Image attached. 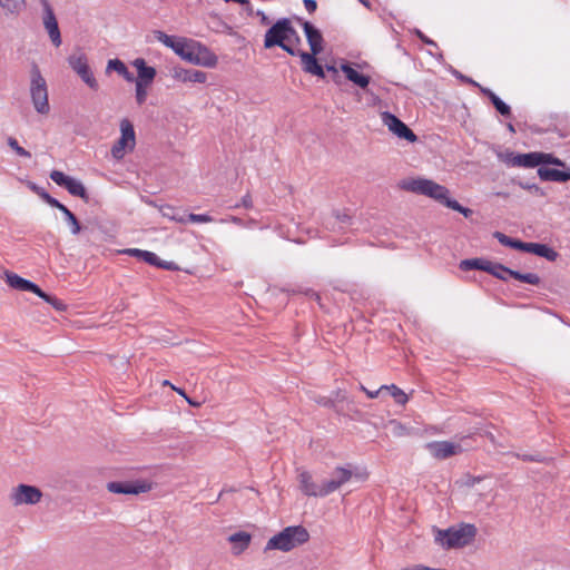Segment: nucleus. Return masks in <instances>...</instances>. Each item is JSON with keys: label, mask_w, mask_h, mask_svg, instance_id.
Returning <instances> with one entry per match:
<instances>
[{"label": "nucleus", "mask_w": 570, "mask_h": 570, "mask_svg": "<svg viewBox=\"0 0 570 570\" xmlns=\"http://www.w3.org/2000/svg\"><path fill=\"white\" fill-rule=\"evenodd\" d=\"M301 42L298 32L287 18L278 19L265 33L264 47L271 49L275 46L282 48L291 56H296L298 50L295 48Z\"/></svg>", "instance_id": "f257e3e1"}, {"label": "nucleus", "mask_w": 570, "mask_h": 570, "mask_svg": "<svg viewBox=\"0 0 570 570\" xmlns=\"http://www.w3.org/2000/svg\"><path fill=\"white\" fill-rule=\"evenodd\" d=\"M434 541L445 550L469 546L475 538L478 529L471 523H460L448 529H433Z\"/></svg>", "instance_id": "f03ea898"}, {"label": "nucleus", "mask_w": 570, "mask_h": 570, "mask_svg": "<svg viewBox=\"0 0 570 570\" xmlns=\"http://www.w3.org/2000/svg\"><path fill=\"white\" fill-rule=\"evenodd\" d=\"M173 51L193 65L215 67L217 63V57L205 45L193 39L178 38Z\"/></svg>", "instance_id": "7ed1b4c3"}, {"label": "nucleus", "mask_w": 570, "mask_h": 570, "mask_svg": "<svg viewBox=\"0 0 570 570\" xmlns=\"http://www.w3.org/2000/svg\"><path fill=\"white\" fill-rule=\"evenodd\" d=\"M399 186L403 190L430 197L444 206L451 199L450 191L445 186L428 178H406L401 180Z\"/></svg>", "instance_id": "20e7f679"}, {"label": "nucleus", "mask_w": 570, "mask_h": 570, "mask_svg": "<svg viewBox=\"0 0 570 570\" xmlns=\"http://www.w3.org/2000/svg\"><path fill=\"white\" fill-rule=\"evenodd\" d=\"M308 539L309 533L303 525L286 527L267 541L265 551L279 550L288 552L296 547L306 543Z\"/></svg>", "instance_id": "39448f33"}, {"label": "nucleus", "mask_w": 570, "mask_h": 570, "mask_svg": "<svg viewBox=\"0 0 570 570\" xmlns=\"http://www.w3.org/2000/svg\"><path fill=\"white\" fill-rule=\"evenodd\" d=\"M30 97L37 112L47 115L50 111L48 88L37 65H32L30 71Z\"/></svg>", "instance_id": "423d86ee"}, {"label": "nucleus", "mask_w": 570, "mask_h": 570, "mask_svg": "<svg viewBox=\"0 0 570 570\" xmlns=\"http://www.w3.org/2000/svg\"><path fill=\"white\" fill-rule=\"evenodd\" d=\"M494 237L504 246L515 248L522 252L532 253L548 261H556L558 253L544 244L524 243L519 239L511 238L503 233L495 232Z\"/></svg>", "instance_id": "0eeeda50"}, {"label": "nucleus", "mask_w": 570, "mask_h": 570, "mask_svg": "<svg viewBox=\"0 0 570 570\" xmlns=\"http://www.w3.org/2000/svg\"><path fill=\"white\" fill-rule=\"evenodd\" d=\"M68 63L90 89L97 90L99 88L98 81L89 67L88 58L85 52L80 49L76 50L68 57Z\"/></svg>", "instance_id": "6e6552de"}, {"label": "nucleus", "mask_w": 570, "mask_h": 570, "mask_svg": "<svg viewBox=\"0 0 570 570\" xmlns=\"http://www.w3.org/2000/svg\"><path fill=\"white\" fill-rule=\"evenodd\" d=\"M120 138L111 147V155L117 160L122 159L126 151H131L136 145L135 129L128 119L120 121Z\"/></svg>", "instance_id": "1a4fd4ad"}, {"label": "nucleus", "mask_w": 570, "mask_h": 570, "mask_svg": "<svg viewBox=\"0 0 570 570\" xmlns=\"http://www.w3.org/2000/svg\"><path fill=\"white\" fill-rule=\"evenodd\" d=\"M485 272L501 281H508V277H513L514 279L530 285L540 284V277L535 273L522 274L518 271L510 269L500 263H494L491 261H489Z\"/></svg>", "instance_id": "9d476101"}, {"label": "nucleus", "mask_w": 570, "mask_h": 570, "mask_svg": "<svg viewBox=\"0 0 570 570\" xmlns=\"http://www.w3.org/2000/svg\"><path fill=\"white\" fill-rule=\"evenodd\" d=\"M29 187L32 191H35L38 196H40L48 205L59 209L60 212H63L65 218H66L67 223L70 225L72 235H78L80 233V230H81L80 224L71 210H69L59 200L51 197L42 187L36 185L35 183H30Z\"/></svg>", "instance_id": "9b49d317"}, {"label": "nucleus", "mask_w": 570, "mask_h": 570, "mask_svg": "<svg viewBox=\"0 0 570 570\" xmlns=\"http://www.w3.org/2000/svg\"><path fill=\"white\" fill-rule=\"evenodd\" d=\"M10 501L13 505L22 504H37L42 498V492L39 488L29 484H19L12 488L10 492Z\"/></svg>", "instance_id": "f8f14e48"}, {"label": "nucleus", "mask_w": 570, "mask_h": 570, "mask_svg": "<svg viewBox=\"0 0 570 570\" xmlns=\"http://www.w3.org/2000/svg\"><path fill=\"white\" fill-rule=\"evenodd\" d=\"M50 178L52 181H55L57 185L65 187L69 194L72 196H78L85 202H88L89 197L87 194V190L83 186V184L70 176L65 175L62 171L59 170H52L50 173Z\"/></svg>", "instance_id": "ddd939ff"}, {"label": "nucleus", "mask_w": 570, "mask_h": 570, "mask_svg": "<svg viewBox=\"0 0 570 570\" xmlns=\"http://www.w3.org/2000/svg\"><path fill=\"white\" fill-rule=\"evenodd\" d=\"M383 124L399 138L405 139L410 142L416 141V135L396 116L389 111L381 114Z\"/></svg>", "instance_id": "4468645a"}, {"label": "nucleus", "mask_w": 570, "mask_h": 570, "mask_svg": "<svg viewBox=\"0 0 570 570\" xmlns=\"http://www.w3.org/2000/svg\"><path fill=\"white\" fill-rule=\"evenodd\" d=\"M43 8V26L47 30L53 46L59 47L61 45V35L56 19L55 12L48 0H41Z\"/></svg>", "instance_id": "2eb2a0df"}, {"label": "nucleus", "mask_w": 570, "mask_h": 570, "mask_svg": "<svg viewBox=\"0 0 570 570\" xmlns=\"http://www.w3.org/2000/svg\"><path fill=\"white\" fill-rule=\"evenodd\" d=\"M426 448L430 453L439 460H445L463 452V448L460 443L450 441H433L428 443Z\"/></svg>", "instance_id": "dca6fc26"}, {"label": "nucleus", "mask_w": 570, "mask_h": 570, "mask_svg": "<svg viewBox=\"0 0 570 570\" xmlns=\"http://www.w3.org/2000/svg\"><path fill=\"white\" fill-rule=\"evenodd\" d=\"M354 475L352 464L345 466H336L332 472V478L325 480L327 495L337 491L342 485L347 483Z\"/></svg>", "instance_id": "f3484780"}, {"label": "nucleus", "mask_w": 570, "mask_h": 570, "mask_svg": "<svg viewBox=\"0 0 570 570\" xmlns=\"http://www.w3.org/2000/svg\"><path fill=\"white\" fill-rule=\"evenodd\" d=\"M151 489L146 482H118L111 481L107 483V490L117 494H139L148 492Z\"/></svg>", "instance_id": "a211bd4d"}, {"label": "nucleus", "mask_w": 570, "mask_h": 570, "mask_svg": "<svg viewBox=\"0 0 570 570\" xmlns=\"http://www.w3.org/2000/svg\"><path fill=\"white\" fill-rule=\"evenodd\" d=\"M299 489L308 497H327L325 481L322 484H317L313 481L309 472L303 471L298 475Z\"/></svg>", "instance_id": "6ab92c4d"}, {"label": "nucleus", "mask_w": 570, "mask_h": 570, "mask_svg": "<svg viewBox=\"0 0 570 570\" xmlns=\"http://www.w3.org/2000/svg\"><path fill=\"white\" fill-rule=\"evenodd\" d=\"M125 254L137 257L139 259H142L144 262L148 263L149 265L160 267L167 271H174L176 269L175 263L173 262H165L161 261L155 253L142 250L138 248H128L124 252Z\"/></svg>", "instance_id": "aec40b11"}, {"label": "nucleus", "mask_w": 570, "mask_h": 570, "mask_svg": "<svg viewBox=\"0 0 570 570\" xmlns=\"http://www.w3.org/2000/svg\"><path fill=\"white\" fill-rule=\"evenodd\" d=\"M542 153L513 154L508 155L505 163L513 167L533 168L542 165Z\"/></svg>", "instance_id": "412c9836"}, {"label": "nucleus", "mask_w": 570, "mask_h": 570, "mask_svg": "<svg viewBox=\"0 0 570 570\" xmlns=\"http://www.w3.org/2000/svg\"><path fill=\"white\" fill-rule=\"evenodd\" d=\"M4 278L8 285L14 289L22 292H31L35 293L36 295L42 294V289L37 284L32 283L29 279L22 278L18 274L6 271Z\"/></svg>", "instance_id": "4be33fe9"}, {"label": "nucleus", "mask_w": 570, "mask_h": 570, "mask_svg": "<svg viewBox=\"0 0 570 570\" xmlns=\"http://www.w3.org/2000/svg\"><path fill=\"white\" fill-rule=\"evenodd\" d=\"M171 77L181 82H197L204 83L207 80V75L204 71L196 69H185L183 67H174Z\"/></svg>", "instance_id": "5701e85b"}, {"label": "nucleus", "mask_w": 570, "mask_h": 570, "mask_svg": "<svg viewBox=\"0 0 570 570\" xmlns=\"http://www.w3.org/2000/svg\"><path fill=\"white\" fill-rule=\"evenodd\" d=\"M303 29L313 55L321 53L323 50V36L321 31L307 21L303 22Z\"/></svg>", "instance_id": "b1692460"}, {"label": "nucleus", "mask_w": 570, "mask_h": 570, "mask_svg": "<svg viewBox=\"0 0 570 570\" xmlns=\"http://www.w3.org/2000/svg\"><path fill=\"white\" fill-rule=\"evenodd\" d=\"M296 56H299L303 65V70L307 73L317 76L320 78H324V69L323 67L317 62L315 56L313 52L308 53L305 51H299Z\"/></svg>", "instance_id": "393cba45"}, {"label": "nucleus", "mask_w": 570, "mask_h": 570, "mask_svg": "<svg viewBox=\"0 0 570 570\" xmlns=\"http://www.w3.org/2000/svg\"><path fill=\"white\" fill-rule=\"evenodd\" d=\"M132 66L138 72V78L134 80L135 82L141 81L142 85L149 86L154 81L156 77V69L147 66L142 58L135 59L132 61Z\"/></svg>", "instance_id": "a878e982"}, {"label": "nucleus", "mask_w": 570, "mask_h": 570, "mask_svg": "<svg viewBox=\"0 0 570 570\" xmlns=\"http://www.w3.org/2000/svg\"><path fill=\"white\" fill-rule=\"evenodd\" d=\"M227 540L233 544L232 553L239 556L249 547L252 535L248 532L238 531L230 534Z\"/></svg>", "instance_id": "bb28decb"}, {"label": "nucleus", "mask_w": 570, "mask_h": 570, "mask_svg": "<svg viewBox=\"0 0 570 570\" xmlns=\"http://www.w3.org/2000/svg\"><path fill=\"white\" fill-rule=\"evenodd\" d=\"M538 176L544 181L564 183L570 180V170L563 171L554 168L539 167Z\"/></svg>", "instance_id": "cd10ccee"}, {"label": "nucleus", "mask_w": 570, "mask_h": 570, "mask_svg": "<svg viewBox=\"0 0 570 570\" xmlns=\"http://www.w3.org/2000/svg\"><path fill=\"white\" fill-rule=\"evenodd\" d=\"M341 70L344 72L345 77L361 88H366L370 83V77L363 73H360L355 70L350 63L341 65Z\"/></svg>", "instance_id": "c85d7f7f"}, {"label": "nucleus", "mask_w": 570, "mask_h": 570, "mask_svg": "<svg viewBox=\"0 0 570 570\" xmlns=\"http://www.w3.org/2000/svg\"><path fill=\"white\" fill-rule=\"evenodd\" d=\"M116 71L118 75L124 77V79L128 82H132L135 80L134 75L128 70L126 65L119 59H110L107 63L106 72Z\"/></svg>", "instance_id": "c756f323"}, {"label": "nucleus", "mask_w": 570, "mask_h": 570, "mask_svg": "<svg viewBox=\"0 0 570 570\" xmlns=\"http://www.w3.org/2000/svg\"><path fill=\"white\" fill-rule=\"evenodd\" d=\"M489 261L484 258H472V259H463L460 262V269L462 271H487Z\"/></svg>", "instance_id": "7c9ffc66"}, {"label": "nucleus", "mask_w": 570, "mask_h": 570, "mask_svg": "<svg viewBox=\"0 0 570 570\" xmlns=\"http://www.w3.org/2000/svg\"><path fill=\"white\" fill-rule=\"evenodd\" d=\"M382 389H383V391L384 390L390 391L392 397L400 405H404L407 402V400H409L407 395L401 389H399L394 384H392V385H382Z\"/></svg>", "instance_id": "2f4dec72"}, {"label": "nucleus", "mask_w": 570, "mask_h": 570, "mask_svg": "<svg viewBox=\"0 0 570 570\" xmlns=\"http://www.w3.org/2000/svg\"><path fill=\"white\" fill-rule=\"evenodd\" d=\"M0 6L9 13H18L24 6V0H0Z\"/></svg>", "instance_id": "473e14b6"}, {"label": "nucleus", "mask_w": 570, "mask_h": 570, "mask_svg": "<svg viewBox=\"0 0 570 570\" xmlns=\"http://www.w3.org/2000/svg\"><path fill=\"white\" fill-rule=\"evenodd\" d=\"M154 36L159 42H161L163 45H165L166 47H168L173 50L178 41V37L168 36L167 33H165L164 31H160V30L155 31Z\"/></svg>", "instance_id": "72a5a7b5"}, {"label": "nucleus", "mask_w": 570, "mask_h": 570, "mask_svg": "<svg viewBox=\"0 0 570 570\" xmlns=\"http://www.w3.org/2000/svg\"><path fill=\"white\" fill-rule=\"evenodd\" d=\"M159 210L164 217H167V218L178 222V223H186V218L184 216L177 215L175 207H173L170 205H164L160 207Z\"/></svg>", "instance_id": "f704fd0d"}, {"label": "nucleus", "mask_w": 570, "mask_h": 570, "mask_svg": "<svg viewBox=\"0 0 570 570\" xmlns=\"http://www.w3.org/2000/svg\"><path fill=\"white\" fill-rule=\"evenodd\" d=\"M38 296L40 298H42L43 301H46L47 303H49L50 305H52V307L56 308L57 311H65L66 309V304L62 301L58 299L55 296L48 295L43 291H42V294H40Z\"/></svg>", "instance_id": "c9c22d12"}, {"label": "nucleus", "mask_w": 570, "mask_h": 570, "mask_svg": "<svg viewBox=\"0 0 570 570\" xmlns=\"http://www.w3.org/2000/svg\"><path fill=\"white\" fill-rule=\"evenodd\" d=\"M8 146L16 151L17 155L24 158H30L31 154L24 149L23 147L19 146L18 140L13 137H9L7 139Z\"/></svg>", "instance_id": "e433bc0d"}, {"label": "nucleus", "mask_w": 570, "mask_h": 570, "mask_svg": "<svg viewBox=\"0 0 570 570\" xmlns=\"http://www.w3.org/2000/svg\"><path fill=\"white\" fill-rule=\"evenodd\" d=\"M446 207L461 213L464 217H469L472 215V210L470 208L463 207L454 199L448 200Z\"/></svg>", "instance_id": "4c0bfd02"}, {"label": "nucleus", "mask_w": 570, "mask_h": 570, "mask_svg": "<svg viewBox=\"0 0 570 570\" xmlns=\"http://www.w3.org/2000/svg\"><path fill=\"white\" fill-rule=\"evenodd\" d=\"M186 218V222L190 223H212L214 218L207 214H189Z\"/></svg>", "instance_id": "58836bf2"}, {"label": "nucleus", "mask_w": 570, "mask_h": 570, "mask_svg": "<svg viewBox=\"0 0 570 570\" xmlns=\"http://www.w3.org/2000/svg\"><path fill=\"white\" fill-rule=\"evenodd\" d=\"M146 85L141 81H136V100L138 105H142L147 98Z\"/></svg>", "instance_id": "ea45409f"}, {"label": "nucleus", "mask_w": 570, "mask_h": 570, "mask_svg": "<svg viewBox=\"0 0 570 570\" xmlns=\"http://www.w3.org/2000/svg\"><path fill=\"white\" fill-rule=\"evenodd\" d=\"M541 160H542V165L543 164H548V165H554V166H558V167H564L566 166L564 161H562L558 157H554L552 154L542 153Z\"/></svg>", "instance_id": "a19ab883"}, {"label": "nucleus", "mask_w": 570, "mask_h": 570, "mask_svg": "<svg viewBox=\"0 0 570 570\" xmlns=\"http://www.w3.org/2000/svg\"><path fill=\"white\" fill-rule=\"evenodd\" d=\"M493 106L500 115L504 117L511 116V108L500 98L493 104Z\"/></svg>", "instance_id": "79ce46f5"}, {"label": "nucleus", "mask_w": 570, "mask_h": 570, "mask_svg": "<svg viewBox=\"0 0 570 570\" xmlns=\"http://www.w3.org/2000/svg\"><path fill=\"white\" fill-rule=\"evenodd\" d=\"M336 220L341 224L340 228H343L345 225H348L351 223V216L346 213H337L335 215Z\"/></svg>", "instance_id": "37998d69"}, {"label": "nucleus", "mask_w": 570, "mask_h": 570, "mask_svg": "<svg viewBox=\"0 0 570 570\" xmlns=\"http://www.w3.org/2000/svg\"><path fill=\"white\" fill-rule=\"evenodd\" d=\"M361 390L370 397V399H376L379 395L383 392L382 386L379 390L370 391L364 385H361Z\"/></svg>", "instance_id": "c03bdc74"}, {"label": "nucleus", "mask_w": 570, "mask_h": 570, "mask_svg": "<svg viewBox=\"0 0 570 570\" xmlns=\"http://www.w3.org/2000/svg\"><path fill=\"white\" fill-rule=\"evenodd\" d=\"M520 186L524 189L531 190L535 194L543 195L542 189L535 184H520Z\"/></svg>", "instance_id": "a18cd8bd"}, {"label": "nucleus", "mask_w": 570, "mask_h": 570, "mask_svg": "<svg viewBox=\"0 0 570 570\" xmlns=\"http://www.w3.org/2000/svg\"><path fill=\"white\" fill-rule=\"evenodd\" d=\"M415 35L417 36L419 39H421L424 43L426 45H430V46H436V43L431 40L430 38H428L421 30L416 29L415 30Z\"/></svg>", "instance_id": "49530a36"}, {"label": "nucleus", "mask_w": 570, "mask_h": 570, "mask_svg": "<svg viewBox=\"0 0 570 570\" xmlns=\"http://www.w3.org/2000/svg\"><path fill=\"white\" fill-rule=\"evenodd\" d=\"M304 2V6H305V9L309 12V13H313L316 8H317V3L315 0H303Z\"/></svg>", "instance_id": "de8ad7c7"}, {"label": "nucleus", "mask_w": 570, "mask_h": 570, "mask_svg": "<svg viewBox=\"0 0 570 570\" xmlns=\"http://www.w3.org/2000/svg\"><path fill=\"white\" fill-rule=\"evenodd\" d=\"M240 206L245 207V208H252L253 207V200H252V197L249 194H246L243 198H242V203H240ZM236 207H239V205H236Z\"/></svg>", "instance_id": "09e8293b"}, {"label": "nucleus", "mask_w": 570, "mask_h": 570, "mask_svg": "<svg viewBox=\"0 0 570 570\" xmlns=\"http://www.w3.org/2000/svg\"><path fill=\"white\" fill-rule=\"evenodd\" d=\"M255 14H256L257 17H261V23H262V24L267 26V24H269V23H271V21H269L268 17H267L263 11L257 10V11L255 12Z\"/></svg>", "instance_id": "8fccbe9b"}, {"label": "nucleus", "mask_w": 570, "mask_h": 570, "mask_svg": "<svg viewBox=\"0 0 570 570\" xmlns=\"http://www.w3.org/2000/svg\"><path fill=\"white\" fill-rule=\"evenodd\" d=\"M303 293H304L306 296H309L311 298H314V299H316V301H320V299H321L320 295H318L316 292H314L313 289H306V291H304Z\"/></svg>", "instance_id": "3c124183"}, {"label": "nucleus", "mask_w": 570, "mask_h": 570, "mask_svg": "<svg viewBox=\"0 0 570 570\" xmlns=\"http://www.w3.org/2000/svg\"><path fill=\"white\" fill-rule=\"evenodd\" d=\"M392 424L394 425V433L397 435L402 434L404 426L401 423L395 422V421H393Z\"/></svg>", "instance_id": "603ef678"}, {"label": "nucleus", "mask_w": 570, "mask_h": 570, "mask_svg": "<svg viewBox=\"0 0 570 570\" xmlns=\"http://www.w3.org/2000/svg\"><path fill=\"white\" fill-rule=\"evenodd\" d=\"M488 98L491 100L492 104H494L499 99V97L493 91H489Z\"/></svg>", "instance_id": "864d4df0"}, {"label": "nucleus", "mask_w": 570, "mask_h": 570, "mask_svg": "<svg viewBox=\"0 0 570 570\" xmlns=\"http://www.w3.org/2000/svg\"><path fill=\"white\" fill-rule=\"evenodd\" d=\"M488 98L491 100L492 104H494L499 99V97L493 91H489Z\"/></svg>", "instance_id": "5fc2aeb1"}, {"label": "nucleus", "mask_w": 570, "mask_h": 570, "mask_svg": "<svg viewBox=\"0 0 570 570\" xmlns=\"http://www.w3.org/2000/svg\"><path fill=\"white\" fill-rule=\"evenodd\" d=\"M461 79H462V80H464V81H465V82H468V83L473 85V86H479V83H478V82H475L474 80H472L471 78H468V77L462 76V77H461Z\"/></svg>", "instance_id": "6e6d98bb"}, {"label": "nucleus", "mask_w": 570, "mask_h": 570, "mask_svg": "<svg viewBox=\"0 0 570 570\" xmlns=\"http://www.w3.org/2000/svg\"><path fill=\"white\" fill-rule=\"evenodd\" d=\"M173 389L177 391L180 395H183L190 404H193V402L186 396L184 390L177 389L175 386H173Z\"/></svg>", "instance_id": "4d7b16f0"}, {"label": "nucleus", "mask_w": 570, "mask_h": 570, "mask_svg": "<svg viewBox=\"0 0 570 570\" xmlns=\"http://www.w3.org/2000/svg\"><path fill=\"white\" fill-rule=\"evenodd\" d=\"M230 222H233L234 224H237V225H242L243 224V220L239 217H236V216H232L230 217Z\"/></svg>", "instance_id": "13d9d810"}, {"label": "nucleus", "mask_w": 570, "mask_h": 570, "mask_svg": "<svg viewBox=\"0 0 570 570\" xmlns=\"http://www.w3.org/2000/svg\"><path fill=\"white\" fill-rule=\"evenodd\" d=\"M478 87L480 88L481 92H482L484 96H487V97H488L489 91H491V90H490L489 88L481 87L480 85H479Z\"/></svg>", "instance_id": "bf43d9fd"}, {"label": "nucleus", "mask_w": 570, "mask_h": 570, "mask_svg": "<svg viewBox=\"0 0 570 570\" xmlns=\"http://www.w3.org/2000/svg\"><path fill=\"white\" fill-rule=\"evenodd\" d=\"M245 10L247 11L248 14H254L253 6L250 3L249 7L245 6Z\"/></svg>", "instance_id": "052dcab7"}, {"label": "nucleus", "mask_w": 570, "mask_h": 570, "mask_svg": "<svg viewBox=\"0 0 570 570\" xmlns=\"http://www.w3.org/2000/svg\"><path fill=\"white\" fill-rule=\"evenodd\" d=\"M522 458H523V460H528V461H539V459L534 458V456L523 455Z\"/></svg>", "instance_id": "680f3d73"}, {"label": "nucleus", "mask_w": 570, "mask_h": 570, "mask_svg": "<svg viewBox=\"0 0 570 570\" xmlns=\"http://www.w3.org/2000/svg\"><path fill=\"white\" fill-rule=\"evenodd\" d=\"M507 127H508V129H509L511 132H514V131H515V130H514V127H513V125H512V124H508V126H507Z\"/></svg>", "instance_id": "e2e57ef3"}, {"label": "nucleus", "mask_w": 570, "mask_h": 570, "mask_svg": "<svg viewBox=\"0 0 570 570\" xmlns=\"http://www.w3.org/2000/svg\"><path fill=\"white\" fill-rule=\"evenodd\" d=\"M360 2H362L364 6L368 7L370 6V2L367 0H358Z\"/></svg>", "instance_id": "0e129e2a"}, {"label": "nucleus", "mask_w": 570, "mask_h": 570, "mask_svg": "<svg viewBox=\"0 0 570 570\" xmlns=\"http://www.w3.org/2000/svg\"><path fill=\"white\" fill-rule=\"evenodd\" d=\"M163 384H164V385H169V386H171V387L174 386V385H171V384H170V382H169V381H167V380H166V381H164V383H163Z\"/></svg>", "instance_id": "69168bd1"}, {"label": "nucleus", "mask_w": 570, "mask_h": 570, "mask_svg": "<svg viewBox=\"0 0 570 570\" xmlns=\"http://www.w3.org/2000/svg\"><path fill=\"white\" fill-rule=\"evenodd\" d=\"M327 69L332 70V71H336V69L334 67H332V66H328Z\"/></svg>", "instance_id": "338daca9"}]
</instances>
